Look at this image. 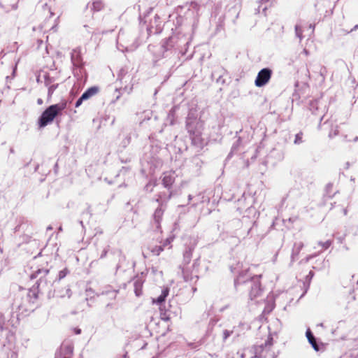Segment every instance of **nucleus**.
Masks as SVG:
<instances>
[{"label":"nucleus","instance_id":"23","mask_svg":"<svg viewBox=\"0 0 358 358\" xmlns=\"http://www.w3.org/2000/svg\"><path fill=\"white\" fill-rule=\"evenodd\" d=\"M62 350L65 351L68 355H71L73 353V348L71 345H63L62 346Z\"/></svg>","mask_w":358,"mask_h":358},{"label":"nucleus","instance_id":"22","mask_svg":"<svg viewBox=\"0 0 358 358\" xmlns=\"http://www.w3.org/2000/svg\"><path fill=\"white\" fill-rule=\"evenodd\" d=\"M64 292H62V293H61V294H59V296H60V297H65V296H67L68 298H70V297H71V294H72V292H71V290L70 287H64Z\"/></svg>","mask_w":358,"mask_h":358},{"label":"nucleus","instance_id":"4","mask_svg":"<svg viewBox=\"0 0 358 358\" xmlns=\"http://www.w3.org/2000/svg\"><path fill=\"white\" fill-rule=\"evenodd\" d=\"M180 268L185 281L192 282H196L198 280L197 270L195 264L191 266L182 265Z\"/></svg>","mask_w":358,"mask_h":358},{"label":"nucleus","instance_id":"42","mask_svg":"<svg viewBox=\"0 0 358 358\" xmlns=\"http://www.w3.org/2000/svg\"><path fill=\"white\" fill-rule=\"evenodd\" d=\"M317 104V101L311 103V106H316Z\"/></svg>","mask_w":358,"mask_h":358},{"label":"nucleus","instance_id":"26","mask_svg":"<svg viewBox=\"0 0 358 358\" xmlns=\"http://www.w3.org/2000/svg\"><path fill=\"white\" fill-rule=\"evenodd\" d=\"M295 32L296 36L300 39V41H301L303 38L302 31L299 25L295 26Z\"/></svg>","mask_w":358,"mask_h":358},{"label":"nucleus","instance_id":"36","mask_svg":"<svg viewBox=\"0 0 358 358\" xmlns=\"http://www.w3.org/2000/svg\"><path fill=\"white\" fill-rule=\"evenodd\" d=\"M74 332H75L76 334H80V332H81V330L80 329H78V328H75L74 329Z\"/></svg>","mask_w":358,"mask_h":358},{"label":"nucleus","instance_id":"21","mask_svg":"<svg viewBox=\"0 0 358 358\" xmlns=\"http://www.w3.org/2000/svg\"><path fill=\"white\" fill-rule=\"evenodd\" d=\"M103 8V3L100 1H96L92 3V9L94 11H99Z\"/></svg>","mask_w":358,"mask_h":358},{"label":"nucleus","instance_id":"31","mask_svg":"<svg viewBox=\"0 0 358 358\" xmlns=\"http://www.w3.org/2000/svg\"><path fill=\"white\" fill-rule=\"evenodd\" d=\"M43 10H44V12L47 11L48 13H49L50 17H52L54 15L53 12L51 10L50 8L47 4L44 5Z\"/></svg>","mask_w":358,"mask_h":358},{"label":"nucleus","instance_id":"33","mask_svg":"<svg viewBox=\"0 0 358 358\" xmlns=\"http://www.w3.org/2000/svg\"><path fill=\"white\" fill-rule=\"evenodd\" d=\"M108 250H109L108 247L103 249V250L102 251L101 256H100L101 259L104 258L107 255Z\"/></svg>","mask_w":358,"mask_h":358},{"label":"nucleus","instance_id":"18","mask_svg":"<svg viewBox=\"0 0 358 358\" xmlns=\"http://www.w3.org/2000/svg\"><path fill=\"white\" fill-rule=\"evenodd\" d=\"M71 60L74 65L78 66L81 62L80 56L79 55V52L74 50L71 53Z\"/></svg>","mask_w":358,"mask_h":358},{"label":"nucleus","instance_id":"34","mask_svg":"<svg viewBox=\"0 0 358 358\" xmlns=\"http://www.w3.org/2000/svg\"><path fill=\"white\" fill-rule=\"evenodd\" d=\"M83 101H84V100H83V99H82V97L80 96V98L76 101V103H75V106H76V108L79 107V106L82 104V103H83Z\"/></svg>","mask_w":358,"mask_h":358},{"label":"nucleus","instance_id":"46","mask_svg":"<svg viewBox=\"0 0 358 358\" xmlns=\"http://www.w3.org/2000/svg\"><path fill=\"white\" fill-rule=\"evenodd\" d=\"M41 282H42V279H41V278L39 279V284H38V285H39Z\"/></svg>","mask_w":358,"mask_h":358},{"label":"nucleus","instance_id":"16","mask_svg":"<svg viewBox=\"0 0 358 358\" xmlns=\"http://www.w3.org/2000/svg\"><path fill=\"white\" fill-rule=\"evenodd\" d=\"M45 84L48 87V98H50L54 93L55 90L57 88L58 84L50 85L49 79L46 78L45 80Z\"/></svg>","mask_w":358,"mask_h":358},{"label":"nucleus","instance_id":"37","mask_svg":"<svg viewBox=\"0 0 358 358\" xmlns=\"http://www.w3.org/2000/svg\"><path fill=\"white\" fill-rule=\"evenodd\" d=\"M343 141H350V140L348 139L347 135H344V136H343Z\"/></svg>","mask_w":358,"mask_h":358},{"label":"nucleus","instance_id":"35","mask_svg":"<svg viewBox=\"0 0 358 358\" xmlns=\"http://www.w3.org/2000/svg\"><path fill=\"white\" fill-rule=\"evenodd\" d=\"M30 292H33V296H34V299H37L38 298V294L35 292V290H30Z\"/></svg>","mask_w":358,"mask_h":358},{"label":"nucleus","instance_id":"44","mask_svg":"<svg viewBox=\"0 0 358 358\" xmlns=\"http://www.w3.org/2000/svg\"><path fill=\"white\" fill-rule=\"evenodd\" d=\"M56 27H57V24H55V25L52 26V27H51V29H55L56 28Z\"/></svg>","mask_w":358,"mask_h":358},{"label":"nucleus","instance_id":"14","mask_svg":"<svg viewBox=\"0 0 358 358\" xmlns=\"http://www.w3.org/2000/svg\"><path fill=\"white\" fill-rule=\"evenodd\" d=\"M306 337L308 340V342L311 344L312 347L317 351L319 350V347L316 343L315 338H314L312 332L310 329H308L306 333Z\"/></svg>","mask_w":358,"mask_h":358},{"label":"nucleus","instance_id":"6","mask_svg":"<svg viewBox=\"0 0 358 358\" xmlns=\"http://www.w3.org/2000/svg\"><path fill=\"white\" fill-rule=\"evenodd\" d=\"M156 201L159 203V206L155 210V211L153 214V219H154V222L155 224L156 229H160L161 221H162L164 213L166 209V204L162 203L160 201L159 198L157 199Z\"/></svg>","mask_w":358,"mask_h":358},{"label":"nucleus","instance_id":"8","mask_svg":"<svg viewBox=\"0 0 358 358\" xmlns=\"http://www.w3.org/2000/svg\"><path fill=\"white\" fill-rule=\"evenodd\" d=\"M189 137L191 138L192 145L199 149H202L205 145H207L206 141L202 136V131L196 132L195 134H193Z\"/></svg>","mask_w":358,"mask_h":358},{"label":"nucleus","instance_id":"13","mask_svg":"<svg viewBox=\"0 0 358 358\" xmlns=\"http://www.w3.org/2000/svg\"><path fill=\"white\" fill-rule=\"evenodd\" d=\"M169 293V289L168 288H164L162 291L161 294L156 299H152L153 303L161 304L165 301V299L167 297Z\"/></svg>","mask_w":358,"mask_h":358},{"label":"nucleus","instance_id":"41","mask_svg":"<svg viewBox=\"0 0 358 358\" xmlns=\"http://www.w3.org/2000/svg\"><path fill=\"white\" fill-rule=\"evenodd\" d=\"M358 29V25H357V24H356V25L354 27V28L351 30V31H354V30H356V29Z\"/></svg>","mask_w":358,"mask_h":358},{"label":"nucleus","instance_id":"12","mask_svg":"<svg viewBox=\"0 0 358 358\" xmlns=\"http://www.w3.org/2000/svg\"><path fill=\"white\" fill-rule=\"evenodd\" d=\"M99 92V87H91L88 88L81 96L82 99L85 101L96 94Z\"/></svg>","mask_w":358,"mask_h":358},{"label":"nucleus","instance_id":"24","mask_svg":"<svg viewBox=\"0 0 358 358\" xmlns=\"http://www.w3.org/2000/svg\"><path fill=\"white\" fill-rule=\"evenodd\" d=\"M318 244L322 246L323 250H327V249H328L331 245L332 241H329V240H328V241H327L325 242H321L320 241V242L318 243Z\"/></svg>","mask_w":358,"mask_h":358},{"label":"nucleus","instance_id":"19","mask_svg":"<svg viewBox=\"0 0 358 358\" xmlns=\"http://www.w3.org/2000/svg\"><path fill=\"white\" fill-rule=\"evenodd\" d=\"M150 250L153 255L158 256L164 250V248L161 245H155L152 247Z\"/></svg>","mask_w":358,"mask_h":358},{"label":"nucleus","instance_id":"11","mask_svg":"<svg viewBox=\"0 0 358 358\" xmlns=\"http://www.w3.org/2000/svg\"><path fill=\"white\" fill-rule=\"evenodd\" d=\"M273 338L271 336H269L267 340L266 341L264 345H261L259 347V348L262 350V352H263L265 351V352L268 355V357L270 358H275L274 352L270 351V349L273 345Z\"/></svg>","mask_w":358,"mask_h":358},{"label":"nucleus","instance_id":"28","mask_svg":"<svg viewBox=\"0 0 358 358\" xmlns=\"http://www.w3.org/2000/svg\"><path fill=\"white\" fill-rule=\"evenodd\" d=\"M173 238H167L162 243V245H161V246H163V248H164L166 246H169V248H171V242L173 241Z\"/></svg>","mask_w":358,"mask_h":358},{"label":"nucleus","instance_id":"25","mask_svg":"<svg viewBox=\"0 0 358 358\" xmlns=\"http://www.w3.org/2000/svg\"><path fill=\"white\" fill-rule=\"evenodd\" d=\"M48 273H49L48 269H38L32 275V276L37 277L40 274L46 275Z\"/></svg>","mask_w":358,"mask_h":358},{"label":"nucleus","instance_id":"20","mask_svg":"<svg viewBox=\"0 0 358 358\" xmlns=\"http://www.w3.org/2000/svg\"><path fill=\"white\" fill-rule=\"evenodd\" d=\"M331 130L329 132V137L331 138L336 136V135H338V130L337 125H333V124H331Z\"/></svg>","mask_w":358,"mask_h":358},{"label":"nucleus","instance_id":"43","mask_svg":"<svg viewBox=\"0 0 358 358\" xmlns=\"http://www.w3.org/2000/svg\"><path fill=\"white\" fill-rule=\"evenodd\" d=\"M188 199H189V201H191V200L192 199V195H189V196H188Z\"/></svg>","mask_w":358,"mask_h":358},{"label":"nucleus","instance_id":"15","mask_svg":"<svg viewBox=\"0 0 358 358\" xmlns=\"http://www.w3.org/2000/svg\"><path fill=\"white\" fill-rule=\"evenodd\" d=\"M135 294L137 296H139L142 294L143 282L141 280L137 279L134 282Z\"/></svg>","mask_w":358,"mask_h":358},{"label":"nucleus","instance_id":"27","mask_svg":"<svg viewBox=\"0 0 358 358\" xmlns=\"http://www.w3.org/2000/svg\"><path fill=\"white\" fill-rule=\"evenodd\" d=\"M69 273V270L67 268H64L63 270L59 272L58 278L59 280H62Z\"/></svg>","mask_w":358,"mask_h":358},{"label":"nucleus","instance_id":"48","mask_svg":"<svg viewBox=\"0 0 358 358\" xmlns=\"http://www.w3.org/2000/svg\"><path fill=\"white\" fill-rule=\"evenodd\" d=\"M56 358H57V357H56Z\"/></svg>","mask_w":358,"mask_h":358},{"label":"nucleus","instance_id":"40","mask_svg":"<svg viewBox=\"0 0 358 358\" xmlns=\"http://www.w3.org/2000/svg\"><path fill=\"white\" fill-rule=\"evenodd\" d=\"M358 141V136H355L353 138V141L357 142Z\"/></svg>","mask_w":358,"mask_h":358},{"label":"nucleus","instance_id":"39","mask_svg":"<svg viewBox=\"0 0 358 358\" xmlns=\"http://www.w3.org/2000/svg\"><path fill=\"white\" fill-rule=\"evenodd\" d=\"M303 52L306 56H307V55H308V54H309L308 51L306 49H304V50H303Z\"/></svg>","mask_w":358,"mask_h":358},{"label":"nucleus","instance_id":"9","mask_svg":"<svg viewBox=\"0 0 358 358\" xmlns=\"http://www.w3.org/2000/svg\"><path fill=\"white\" fill-rule=\"evenodd\" d=\"M175 172L174 171H169L165 172L163 174L162 177V184L164 187L167 189H171L172 187V185L175 182Z\"/></svg>","mask_w":358,"mask_h":358},{"label":"nucleus","instance_id":"10","mask_svg":"<svg viewBox=\"0 0 358 358\" xmlns=\"http://www.w3.org/2000/svg\"><path fill=\"white\" fill-rule=\"evenodd\" d=\"M195 244L193 243L189 245H187L185 247V250L183 252V264L182 265L189 266L192 257V252L194 250Z\"/></svg>","mask_w":358,"mask_h":358},{"label":"nucleus","instance_id":"30","mask_svg":"<svg viewBox=\"0 0 358 358\" xmlns=\"http://www.w3.org/2000/svg\"><path fill=\"white\" fill-rule=\"evenodd\" d=\"M174 113H175V110H174V109H172L169 111V116H168V118L170 119L171 124H172V125L174 124Z\"/></svg>","mask_w":358,"mask_h":358},{"label":"nucleus","instance_id":"7","mask_svg":"<svg viewBox=\"0 0 358 358\" xmlns=\"http://www.w3.org/2000/svg\"><path fill=\"white\" fill-rule=\"evenodd\" d=\"M147 30L149 34H158L161 32L162 22L158 15H155L154 18L150 20L148 25Z\"/></svg>","mask_w":358,"mask_h":358},{"label":"nucleus","instance_id":"47","mask_svg":"<svg viewBox=\"0 0 358 358\" xmlns=\"http://www.w3.org/2000/svg\"><path fill=\"white\" fill-rule=\"evenodd\" d=\"M267 355H262V358H266Z\"/></svg>","mask_w":358,"mask_h":358},{"label":"nucleus","instance_id":"1","mask_svg":"<svg viewBox=\"0 0 358 358\" xmlns=\"http://www.w3.org/2000/svg\"><path fill=\"white\" fill-rule=\"evenodd\" d=\"M259 276L246 277L243 273H240L238 276L235 280V287L238 289V287L241 285H246L250 290V297L253 299L260 295L262 292L261 285L259 281Z\"/></svg>","mask_w":358,"mask_h":358},{"label":"nucleus","instance_id":"32","mask_svg":"<svg viewBox=\"0 0 358 358\" xmlns=\"http://www.w3.org/2000/svg\"><path fill=\"white\" fill-rule=\"evenodd\" d=\"M232 331H229V330H224L223 331V338L224 340H226L228 337H229L231 334H232Z\"/></svg>","mask_w":358,"mask_h":358},{"label":"nucleus","instance_id":"38","mask_svg":"<svg viewBox=\"0 0 358 358\" xmlns=\"http://www.w3.org/2000/svg\"><path fill=\"white\" fill-rule=\"evenodd\" d=\"M43 100H42L41 99H38V100H37V103H38V105H41V104L43 103Z\"/></svg>","mask_w":358,"mask_h":358},{"label":"nucleus","instance_id":"29","mask_svg":"<svg viewBox=\"0 0 358 358\" xmlns=\"http://www.w3.org/2000/svg\"><path fill=\"white\" fill-rule=\"evenodd\" d=\"M302 136H303L302 132H299L296 134L295 139H294L295 144H300L301 143H302Z\"/></svg>","mask_w":358,"mask_h":358},{"label":"nucleus","instance_id":"17","mask_svg":"<svg viewBox=\"0 0 358 358\" xmlns=\"http://www.w3.org/2000/svg\"><path fill=\"white\" fill-rule=\"evenodd\" d=\"M303 243L302 242H299V243H294V247H293V249H292V258H294V257H296L300 251L301 250V249L303 248Z\"/></svg>","mask_w":358,"mask_h":358},{"label":"nucleus","instance_id":"2","mask_svg":"<svg viewBox=\"0 0 358 358\" xmlns=\"http://www.w3.org/2000/svg\"><path fill=\"white\" fill-rule=\"evenodd\" d=\"M66 107V102L53 104L48 107L41 114L38 120L39 127H45L52 123L56 116H57Z\"/></svg>","mask_w":358,"mask_h":358},{"label":"nucleus","instance_id":"5","mask_svg":"<svg viewBox=\"0 0 358 358\" xmlns=\"http://www.w3.org/2000/svg\"><path fill=\"white\" fill-rule=\"evenodd\" d=\"M272 76V70L268 68H264L259 71L255 80L257 87H261L266 85L270 80Z\"/></svg>","mask_w":358,"mask_h":358},{"label":"nucleus","instance_id":"45","mask_svg":"<svg viewBox=\"0 0 358 358\" xmlns=\"http://www.w3.org/2000/svg\"><path fill=\"white\" fill-rule=\"evenodd\" d=\"M192 290H193V292H195L196 291V287H193Z\"/></svg>","mask_w":358,"mask_h":358},{"label":"nucleus","instance_id":"3","mask_svg":"<svg viewBox=\"0 0 358 358\" xmlns=\"http://www.w3.org/2000/svg\"><path fill=\"white\" fill-rule=\"evenodd\" d=\"M186 128L190 136L196 132L202 131L203 123L197 118L189 115L186 120Z\"/></svg>","mask_w":358,"mask_h":358}]
</instances>
